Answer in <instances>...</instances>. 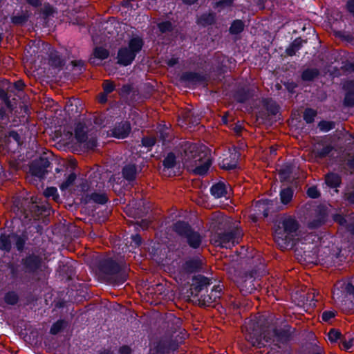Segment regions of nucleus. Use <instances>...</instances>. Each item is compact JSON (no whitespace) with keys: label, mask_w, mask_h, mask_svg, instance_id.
Instances as JSON below:
<instances>
[{"label":"nucleus","mask_w":354,"mask_h":354,"mask_svg":"<svg viewBox=\"0 0 354 354\" xmlns=\"http://www.w3.org/2000/svg\"><path fill=\"white\" fill-rule=\"evenodd\" d=\"M245 338L252 344V346L259 347L264 346L266 345L265 343L269 342L270 339V338L267 337L266 335H264L263 338L262 339L261 336L256 337L254 334L250 332H248L245 334Z\"/></svg>","instance_id":"nucleus-12"},{"label":"nucleus","mask_w":354,"mask_h":354,"mask_svg":"<svg viewBox=\"0 0 354 354\" xmlns=\"http://www.w3.org/2000/svg\"><path fill=\"white\" fill-rule=\"evenodd\" d=\"M132 239H133V241L134 242L136 245H139L140 243H141V238L138 235H136V236H133Z\"/></svg>","instance_id":"nucleus-51"},{"label":"nucleus","mask_w":354,"mask_h":354,"mask_svg":"<svg viewBox=\"0 0 354 354\" xmlns=\"http://www.w3.org/2000/svg\"><path fill=\"white\" fill-rule=\"evenodd\" d=\"M46 164V162L45 163ZM48 165H44L43 167L37 165V163H33L30 168L31 174L39 178H43L46 174V168Z\"/></svg>","instance_id":"nucleus-20"},{"label":"nucleus","mask_w":354,"mask_h":354,"mask_svg":"<svg viewBox=\"0 0 354 354\" xmlns=\"http://www.w3.org/2000/svg\"><path fill=\"white\" fill-rule=\"evenodd\" d=\"M44 195L46 197H52L53 200L57 201L59 198V194L57 193V188L54 187H48L44 191Z\"/></svg>","instance_id":"nucleus-31"},{"label":"nucleus","mask_w":354,"mask_h":354,"mask_svg":"<svg viewBox=\"0 0 354 354\" xmlns=\"http://www.w3.org/2000/svg\"><path fill=\"white\" fill-rule=\"evenodd\" d=\"M259 285L252 276H246L239 282L240 291L244 295L252 293Z\"/></svg>","instance_id":"nucleus-8"},{"label":"nucleus","mask_w":354,"mask_h":354,"mask_svg":"<svg viewBox=\"0 0 354 354\" xmlns=\"http://www.w3.org/2000/svg\"><path fill=\"white\" fill-rule=\"evenodd\" d=\"M318 75L317 69H306L302 73V79L304 81H310Z\"/></svg>","instance_id":"nucleus-29"},{"label":"nucleus","mask_w":354,"mask_h":354,"mask_svg":"<svg viewBox=\"0 0 354 354\" xmlns=\"http://www.w3.org/2000/svg\"><path fill=\"white\" fill-rule=\"evenodd\" d=\"M319 146H320V145L317 144V145H315V147H314V151L316 152L317 156L319 157H324V156H326L327 154H328L330 152V151L332 149V148L330 146L327 145V146H324L322 150H319Z\"/></svg>","instance_id":"nucleus-30"},{"label":"nucleus","mask_w":354,"mask_h":354,"mask_svg":"<svg viewBox=\"0 0 354 354\" xmlns=\"http://www.w3.org/2000/svg\"><path fill=\"white\" fill-rule=\"evenodd\" d=\"M130 130L129 123L128 122H122L113 128V136L117 138L122 139L129 135Z\"/></svg>","instance_id":"nucleus-9"},{"label":"nucleus","mask_w":354,"mask_h":354,"mask_svg":"<svg viewBox=\"0 0 354 354\" xmlns=\"http://www.w3.org/2000/svg\"><path fill=\"white\" fill-rule=\"evenodd\" d=\"M185 153V165L189 170L198 175H204L207 172L212 161L205 146L190 143L187 145Z\"/></svg>","instance_id":"nucleus-1"},{"label":"nucleus","mask_w":354,"mask_h":354,"mask_svg":"<svg viewBox=\"0 0 354 354\" xmlns=\"http://www.w3.org/2000/svg\"><path fill=\"white\" fill-rule=\"evenodd\" d=\"M201 266V261L198 259H190L183 264L180 274L182 272L185 275L193 272L200 268Z\"/></svg>","instance_id":"nucleus-11"},{"label":"nucleus","mask_w":354,"mask_h":354,"mask_svg":"<svg viewBox=\"0 0 354 354\" xmlns=\"http://www.w3.org/2000/svg\"><path fill=\"white\" fill-rule=\"evenodd\" d=\"M221 286H214L209 295L204 296L203 299V304L210 306L212 303L216 301L221 297Z\"/></svg>","instance_id":"nucleus-10"},{"label":"nucleus","mask_w":354,"mask_h":354,"mask_svg":"<svg viewBox=\"0 0 354 354\" xmlns=\"http://www.w3.org/2000/svg\"><path fill=\"white\" fill-rule=\"evenodd\" d=\"M173 228L174 231L182 237H185L191 230L190 226L187 223L180 221L176 223Z\"/></svg>","instance_id":"nucleus-17"},{"label":"nucleus","mask_w":354,"mask_h":354,"mask_svg":"<svg viewBox=\"0 0 354 354\" xmlns=\"http://www.w3.org/2000/svg\"><path fill=\"white\" fill-rule=\"evenodd\" d=\"M123 176L128 180H132L136 175V167L135 165H130L124 167L122 171Z\"/></svg>","instance_id":"nucleus-21"},{"label":"nucleus","mask_w":354,"mask_h":354,"mask_svg":"<svg viewBox=\"0 0 354 354\" xmlns=\"http://www.w3.org/2000/svg\"><path fill=\"white\" fill-rule=\"evenodd\" d=\"M18 301V296L14 292H8L5 296V301L8 304H15Z\"/></svg>","instance_id":"nucleus-35"},{"label":"nucleus","mask_w":354,"mask_h":354,"mask_svg":"<svg viewBox=\"0 0 354 354\" xmlns=\"http://www.w3.org/2000/svg\"><path fill=\"white\" fill-rule=\"evenodd\" d=\"M15 86L17 89L21 90L24 87V83L21 81H18L15 84Z\"/></svg>","instance_id":"nucleus-54"},{"label":"nucleus","mask_w":354,"mask_h":354,"mask_svg":"<svg viewBox=\"0 0 354 354\" xmlns=\"http://www.w3.org/2000/svg\"><path fill=\"white\" fill-rule=\"evenodd\" d=\"M74 134L77 142L83 147L91 149L96 146V130L90 121L77 123Z\"/></svg>","instance_id":"nucleus-3"},{"label":"nucleus","mask_w":354,"mask_h":354,"mask_svg":"<svg viewBox=\"0 0 354 354\" xmlns=\"http://www.w3.org/2000/svg\"><path fill=\"white\" fill-rule=\"evenodd\" d=\"M340 337V333L335 329H331L328 333V338L330 342H336Z\"/></svg>","instance_id":"nucleus-37"},{"label":"nucleus","mask_w":354,"mask_h":354,"mask_svg":"<svg viewBox=\"0 0 354 354\" xmlns=\"http://www.w3.org/2000/svg\"><path fill=\"white\" fill-rule=\"evenodd\" d=\"M114 84L109 80H105L103 83L104 91L106 94L111 93L114 90Z\"/></svg>","instance_id":"nucleus-41"},{"label":"nucleus","mask_w":354,"mask_h":354,"mask_svg":"<svg viewBox=\"0 0 354 354\" xmlns=\"http://www.w3.org/2000/svg\"><path fill=\"white\" fill-rule=\"evenodd\" d=\"M185 238H186L189 245L193 248H198L202 241L200 234L192 229Z\"/></svg>","instance_id":"nucleus-16"},{"label":"nucleus","mask_w":354,"mask_h":354,"mask_svg":"<svg viewBox=\"0 0 354 354\" xmlns=\"http://www.w3.org/2000/svg\"><path fill=\"white\" fill-rule=\"evenodd\" d=\"M12 21H13L14 23H15V24H19V23H21V19H19V18H17V17H14V18L12 19Z\"/></svg>","instance_id":"nucleus-64"},{"label":"nucleus","mask_w":354,"mask_h":354,"mask_svg":"<svg viewBox=\"0 0 354 354\" xmlns=\"http://www.w3.org/2000/svg\"><path fill=\"white\" fill-rule=\"evenodd\" d=\"M143 46V41L139 37H132L128 44V46L121 48L118 53V63L124 66H128L133 61L138 53Z\"/></svg>","instance_id":"nucleus-4"},{"label":"nucleus","mask_w":354,"mask_h":354,"mask_svg":"<svg viewBox=\"0 0 354 354\" xmlns=\"http://www.w3.org/2000/svg\"><path fill=\"white\" fill-rule=\"evenodd\" d=\"M237 160L236 158V154L234 155V158L232 159H230L229 158H224L221 162V166L222 168L225 169H233L236 167Z\"/></svg>","instance_id":"nucleus-23"},{"label":"nucleus","mask_w":354,"mask_h":354,"mask_svg":"<svg viewBox=\"0 0 354 354\" xmlns=\"http://www.w3.org/2000/svg\"><path fill=\"white\" fill-rule=\"evenodd\" d=\"M120 352L122 354H129L130 353V348L128 346H123L120 348Z\"/></svg>","instance_id":"nucleus-52"},{"label":"nucleus","mask_w":354,"mask_h":354,"mask_svg":"<svg viewBox=\"0 0 354 354\" xmlns=\"http://www.w3.org/2000/svg\"><path fill=\"white\" fill-rule=\"evenodd\" d=\"M197 76L195 73H187L184 75V78L187 80H194Z\"/></svg>","instance_id":"nucleus-48"},{"label":"nucleus","mask_w":354,"mask_h":354,"mask_svg":"<svg viewBox=\"0 0 354 354\" xmlns=\"http://www.w3.org/2000/svg\"><path fill=\"white\" fill-rule=\"evenodd\" d=\"M158 28L161 32H165L171 29V24L169 21L162 22L158 24Z\"/></svg>","instance_id":"nucleus-44"},{"label":"nucleus","mask_w":354,"mask_h":354,"mask_svg":"<svg viewBox=\"0 0 354 354\" xmlns=\"http://www.w3.org/2000/svg\"><path fill=\"white\" fill-rule=\"evenodd\" d=\"M297 228V223L291 217H286L279 221L274 230V239L281 250L286 249L290 245Z\"/></svg>","instance_id":"nucleus-2"},{"label":"nucleus","mask_w":354,"mask_h":354,"mask_svg":"<svg viewBox=\"0 0 354 354\" xmlns=\"http://www.w3.org/2000/svg\"><path fill=\"white\" fill-rule=\"evenodd\" d=\"M211 194L217 198L226 197L228 194L227 188L225 183H218L212 187Z\"/></svg>","instance_id":"nucleus-15"},{"label":"nucleus","mask_w":354,"mask_h":354,"mask_svg":"<svg viewBox=\"0 0 354 354\" xmlns=\"http://www.w3.org/2000/svg\"><path fill=\"white\" fill-rule=\"evenodd\" d=\"M27 1L33 6H37L39 4V0H27Z\"/></svg>","instance_id":"nucleus-55"},{"label":"nucleus","mask_w":354,"mask_h":354,"mask_svg":"<svg viewBox=\"0 0 354 354\" xmlns=\"http://www.w3.org/2000/svg\"><path fill=\"white\" fill-rule=\"evenodd\" d=\"M347 200L351 203H353L354 204V192L353 193H351L347 197H346Z\"/></svg>","instance_id":"nucleus-56"},{"label":"nucleus","mask_w":354,"mask_h":354,"mask_svg":"<svg viewBox=\"0 0 354 354\" xmlns=\"http://www.w3.org/2000/svg\"><path fill=\"white\" fill-rule=\"evenodd\" d=\"M347 10L354 16V0H348L346 4Z\"/></svg>","instance_id":"nucleus-47"},{"label":"nucleus","mask_w":354,"mask_h":354,"mask_svg":"<svg viewBox=\"0 0 354 354\" xmlns=\"http://www.w3.org/2000/svg\"><path fill=\"white\" fill-rule=\"evenodd\" d=\"M293 196V191L290 188H286L281 191L280 198L283 204L286 205L290 203Z\"/></svg>","instance_id":"nucleus-22"},{"label":"nucleus","mask_w":354,"mask_h":354,"mask_svg":"<svg viewBox=\"0 0 354 354\" xmlns=\"http://www.w3.org/2000/svg\"><path fill=\"white\" fill-rule=\"evenodd\" d=\"M307 194L310 198H316L319 196L320 193L316 187L313 186L308 189Z\"/></svg>","instance_id":"nucleus-42"},{"label":"nucleus","mask_w":354,"mask_h":354,"mask_svg":"<svg viewBox=\"0 0 354 354\" xmlns=\"http://www.w3.org/2000/svg\"><path fill=\"white\" fill-rule=\"evenodd\" d=\"M244 27V24L241 20L234 21L230 28V31L232 34H238L243 31Z\"/></svg>","instance_id":"nucleus-28"},{"label":"nucleus","mask_w":354,"mask_h":354,"mask_svg":"<svg viewBox=\"0 0 354 354\" xmlns=\"http://www.w3.org/2000/svg\"><path fill=\"white\" fill-rule=\"evenodd\" d=\"M53 64H54L55 66H59V65H61L62 62H61L60 59H59V58H58V59H57V60H55V59L53 61Z\"/></svg>","instance_id":"nucleus-62"},{"label":"nucleus","mask_w":354,"mask_h":354,"mask_svg":"<svg viewBox=\"0 0 354 354\" xmlns=\"http://www.w3.org/2000/svg\"><path fill=\"white\" fill-rule=\"evenodd\" d=\"M319 241V237L316 234H308L298 240L295 245L297 248L304 250V254L311 252H317L315 248Z\"/></svg>","instance_id":"nucleus-6"},{"label":"nucleus","mask_w":354,"mask_h":354,"mask_svg":"<svg viewBox=\"0 0 354 354\" xmlns=\"http://www.w3.org/2000/svg\"><path fill=\"white\" fill-rule=\"evenodd\" d=\"M10 136L12 137L16 141L19 142V136L18 135V133H17L15 132H11Z\"/></svg>","instance_id":"nucleus-57"},{"label":"nucleus","mask_w":354,"mask_h":354,"mask_svg":"<svg viewBox=\"0 0 354 354\" xmlns=\"http://www.w3.org/2000/svg\"><path fill=\"white\" fill-rule=\"evenodd\" d=\"M11 248V236L1 235L0 236V248L8 251Z\"/></svg>","instance_id":"nucleus-27"},{"label":"nucleus","mask_w":354,"mask_h":354,"mask_svg":"<svg viewBox=\"0 0 354 354\" xmlns=\"http://www.w3.org/2000/svg\"><path fill=\"white\" fill-rule=\"evenodd\" d=\"M41 259L37 256H30L25 260V265L31 271H34L41 267Z\"/></svg>","instance_id":"nucleus-18"},{"label":"nucleus","mask_w":354,"mask_h":354,"mask_svg":"<svg viewBox=\"0 0 354 354\" xmlns=\"http://www.w3.org/2000/svg\"><path fill=\"white\" fill-rule=\"evenodd\" d=\"M127 280V274L125 273L121 274L120 279L116 282V285L122 284Z\"/></svg>","instance_id":"nucleus-50"},{"label":"nucleus","mask_w":354,"mask_h":354,"mask_svg":"<svg viewBox=\"0 0 354 354\" xmlns=\"http://www.w3.org/2000/svg\"><path fill=\"white\" fill-rule=\"evenodd\" d=\"M91 198L96 203L104 204L107 201L106 196L104 194H93L91 195Z\"/></svg>","instance_id":"nucleus-38"},{"label":"nucleus","mask_w":354,"mask_h":354,"mask_svg":"<svg viewBox=\"0 0 354 354\" xmlns=\"http://www.w3.org/2000/svg\"><path fill=\"white\" fill-rule=\"evenodd\" d=\"M76 178V176L75 174H71L66 178V181L62 183L59 188L61 190H65L69 186H71L75 181Z\"/></svg>","instance_id":"nucleus-32"},{"label":"nucleus","mask_w":354,"mask_h":354,"mask_svg":"<svg viewBox=\"0 0 354 354\" xmlns=\"http://www.w3.org/2000/svg\"><path fill=\"white\" fill-rule=\"evenodd\" d=\"M109 56V52L107 50L103 48H96L94 50V57L91 59V62L93 64H95V59L97 58L100 59H104L107 58Z\"/></svg>","instance_id":"nucleus-24"},{"label":"nucleus","mask_w":354,"mask_h":354,"mask_svg":"<svg viewBox=\"0 0 354 354\" xmlns=\"http://www.w3.org/2000/svg\"><path fill=\"white\" fill-rule=\"evenodd\" d=\"M272 205L273 202L272 201L262 200L256 202L255 208L259 213H262L264 217H267Z\"/></svg>","instance_id":"nucleus-14"},{"label":"nucleus","mask_w":354,"mask_h":354,"mask_svg":"<svg viewBox=\"0 0 354 354\" xmlns=\"http://www.w3.org/2000/svg\"><path fill=\"white\" fill-rule=\"evenodd\" d=\"M344 88L348 91L345 99L344 103L347 106H354V82L349 81L344 84Z\"/></svg>","instance_id":"nucleus-13"},{"label":"nucleus","mask_w":354,"mask_h":354,"mask_svg":"<svg viewBox=\"0 0 354 354\" xmlns=\"http://www.w3.org/2000/svg\"><path fill=\"white\" fill-rule=\"evenodd\" d=\"M301 44L302 40L300 38L295 39L290 48L287 49L288 55L290 56L294 55L295 52L301 48Z\"/></svg>","instance_id":"nucleus-26"},{"label":"nucleus","mask_w":354,"mask_h":354,"mask_svg":"<svg viewBox=\"0 0 354 354\" xmlns=\"http://www.w3.org/2000/svg\"><path fill=\"white\" fill-rule=\"evenodd\" d=\"M319 128L323 131H328L334 127V123L332 122L322 121L319 123Z\"/></svg>","instance_id":"nucleus-36"},{"label":"nucleus","mask_w":354,"mask_h":354,"mask_svg":"<svg viewBox=\"0 0 354 354\" xmlns=\"http://www.w3.org/2000/svg\"><path fill=\"white\" fill-rule=\"evenodd\" d=\"M348 164L351 169H354V158L350 159Z\"/></svg>","instance_id":"nucleus-60"},{"label":"nucleus","mask_w":354,"mask_h":354,"mask_svg":"<svg viewBox=\"0 0 354 354\" xmlns=\"http://www.w3.org/2000/svg\"><path fill=\"white\" fill-rule=\"evenodd\" d=\"M317 113L312 109H307L304 113V119L307 123H311L314 120Z\"/></svg>","instance_id":"nucleus-33"},{"label":"nucleus","mask_w":354,"mask_h":354,"mask_svg":"<svg viewBox=\"0 0 354 354\" xmlns=\"http://www.w3.org/2000/svg\"><path fill=\"white\" fill-rule=\"evenodd\" d=\"M99 101L101 103H104L106 101V94L104 93L99 96Z\"/></svg>","instance_id":"nucleus-53"},{"label":"nucleus","mask_w":354,"mask_h":354,"mask_svg":"<svg viewBox=\"0 0 354 354\" xmlns=\"http://www.w3.org/2000/svg\"><path fill=\"white\" fill-rule=\"evenodd\" d=\"M11 241H14L16 244V247L18 250H21L25 244V239L19 236L12 235L11 236Z\"/></svg>","instance_id":"nucleus-34"},{"label":"nucleus","mask_w":354,"mask_h":354,"mask_svg":"<svg viewBox=\"0 0 354 354\" xmlns=\"http://www.w3.org/2000/svg\"><path fill=\"white\" fill-rule=\"evenodd\" d=\"M242 129V126L239 124H236L233 127L234 131L238 135L241 133Z\"/></svg>","instance_id":"nucleus-49"},{"label":"nucleus","mask_w":354,"mask_h":354,"mask_svg":"<svg viewBox=\"0 0 354 354\" xmlns=\"http://www.w3.org/2000/svg\"><path fill=\"white\" fill-rule=\"evenodd\" d=\"M335 317V313L333 311H324L322 313V318L324 321L327 322Z\"/></svg>","instance_id":"nucleus-46"},{"label":"nucleus","mask_w":354,"mask_h":354,"mask_svg":"<svg viewBox=\"0 0 354 354\" xmlns=\"http://www.w3.org/2000/svg\"><path fill=\"white\" fill-rule=\"evenodd\" d=\"M351 296H354V277L351 282L337 283L333 292L335 302L341 307L351 299Z\"/></svg>","instance_id":"nucleus-5"},{"label":"nucleus","mask_w":354,"mask_h":354,"mask_svg":"<svg viewBox=\"0 0 354 354\" xmlns=\"http://www.w3.org/2000/svg\"><path fill=\"white\" fill-rule=\"evenodd\" d=\"M176 165V157L172 153H169L163 160L164 171L173 168Z\"/></svg>","instance_id":"nucleus-25"},{"label":"nucleus","mask_w":354,"mask_h":354,"mask_svg":"<svg viewBox=\"0 0 354 354\" xmlns=\"http://www.w3.org/2000/svg\"><path fill=\"white\" fill-rule=\"evenodd\" d=\"M64 324V322L63 321H57L50 328V333L53 335L58 333L63 328Z\"/></svg>","instance_id":"nucleus-39"},{"label":"nucleus","mask_w":354,"mask_h":354,"mask_svg":"<svg viewBox=\"0 0 354 354\" xmlns=\"http://www.w3.org/2000/svg\"><path fill=\"white\" fill-rule=\"evenodd\" d=\"M183 1L185 3L191 5V4L194 3L197 0H183Z\"/></svg>","instance_id":"nucleus-61"},{"label":"nucleus","mask_w":354,"mask_h":354,"mask_svg":"<svg viewBox=\"0 0 354 354\" xmlns=\"http://www.w3.org/2000/svg\"><path fill=\"white\" fill-rule=\"evenodd\" d=\"M354 346V338L348 337V339L344 338L342 341V346L345 350H348Z\"/></svg>","instance_id":"nucleus-43"},{"label":"nucleus","mask_w":354,"mask_h":354,"mask_svg":"<svg viewBox=\"0 0 354 354\" xmlns=\"http://www.w3.org/2000/svg\"><path fill=\"white\" fill-rule=\"evenodd\" d=\"M239 236L234 232H227L218 236V239L214 241V244L222 248H230L238 243Z\"/></svg>","instance_id":"nucleus-7"},{"label":"nucleus","mask_w":354,"mask_h":354,"mask_svg":"<svg viewBox=\"0 0 354 354\" xmlns=\"http://www.w3.org/2000/svg\"><path fill=\"white\" fill-rule=\"evenodd\" d=\"M214 19V15H212V14H209L206 17L205 16H202L199 19L198 23L202 24V25H206V24L212 23Z\"/></svg>","instance_id":"nucleus-40"},{"label":"nucleus","mask_w":354,"mask_h":354,"mask_svg":"<svg viewBox=\"0 0 354 354\" xmlns=\"http://www.w3.org/2000/svg\"><path fill=\"white\" fill-rule=\"evenodd\" d=\"M336 221H337L342 225H344V223H346V220L344 218L341 217L340 216L336 218Z\"/></svg>","instance_id":"nucleus-58"},{"label":"nucleus","mask_w":354,"mask_h":354,"mask_svg":"<svg viewBox=\"0 0 354 354\" xmlns=\"http://www.w3.org/2000/svg\"><path fill=\"white\" fill-rule=\"evenodd\" d=\"M142 145L145 147H149L154 145L156 139L154 138H144L142 140Z\"/></svg>","instance_id":"nucleus-45"},{"label":"nucleus","mask_w":354,"mask_h":354,"mask_svg":"<svg viewBox=\"0 0 354 354\" xmlns=\"http://www.w3.org/2000/svg\"><path fill=\"white\" fill-rule=\"evenodd\" d=\"M348 231L354 235V224L348 227Z\"/></svg>","instance_id":"nucleus-63"},{"label":"nucleus","mask_w":354,"mask_h":354,"mask_svg":"<svg viewBox=\"0 0 354 354\" xmlns=\"http://www.w3.org/2000/svg\"><path fill=\"white\" fill-rule=\"evenodd\" d=\"M177 63V60L175 58H171L168 61V64L171 66L175 65Z\"/></svg>","instance_id":"nucleus-59"},{"label":"nucleus","mask_w":354,"mask_h":354,"mask_svg":"<svg viewBox=\"0 0 354 354\" xmlns=\"http://www.w3.org/2000/svg\"><path fill=\"white\" fill-rule=\"evenodd\" d=\"M325 183L330 188H337L341 183V178L337 174H328L326 175Z\"/></svg>","instance_id":"nucleus-19"}]
</instances>
